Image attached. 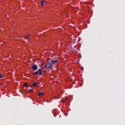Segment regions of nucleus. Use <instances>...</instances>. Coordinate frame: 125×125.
I'll return each instance as SVG.
<instances>
[{
    "label": "nucleus",
    "instance_id": "f257e3e1",
    "mask_svg": "<svg viewBox=\"0 0 125 125\" xmlns=\"http://www.w3.org/2000/svg\"><path fill=\"white\" fill-rule=\"evenodd\" d=\"M45 68H48V69H52L53 68V65L51 62H47L44 65Z\"/></svg>",
    "mask_w": 125,
    "mask_h": 125
},
{
    "label": "nucleus",
    "instance_id": "f03ea898",
    "mask_svg": "<svg viewBox=\"0 0 125 125\" xmlns=\"http://www.w3.org/2000/svg\"><path fill=\"white\" fill-rule=\"evenodd\" d=\"M42 69H39L37 71L34 72L33 75H39L40 76H42Z\"/></svg>",
    "mask_w": 125,
    "mask_h": 125
},
{
    "label": "nucleus",
    "instance_id": "7ed1b4c3",
    "mask_svg": "<svg viewBox=\"0 0 125 125\" xmlns=\"http://www.w3.org/2000/svg\"><path fill=\"white\" fill-rule=\"evenodd\" d=\"M32 70L34 71H36V70H38V66L36 64L32 65Z\"/></svg>",
    "mask_w": 125,
    "mask_h": 125
},
{
    "label": "nucleus",
    "instance_id": "20e7f679",
    "mask_svg": "<svg viewBox=\"0 0 125 125\" xmlns=\"http://www.w3.org/2000/svg\"><path fill=\"white\" fill-rule=\"evenodd\" d=\"M57 62H58V60H52L50 62L51 64H52V65H55V64H56V63H57Z\"/></svg>",
    "mask_w": 125,
    "mask_h": 125
},
{
    "label": "nucleus",
    "instance_id": "39448f33",
    "mask_svg": "<svg viewBox=\"0 0 125 125\" xmlns=\"http://www.w3.org/2000/svg\"><path fill=\"white\" fill-rule=\"evenodd\" d=\"M38 85V84H37L36 83H34L32 84V86H37Z\"/></svg>",
    "mask_w": 125,
    "mask_h": 125
},
{
    "label": "nucleus",
    "instance_id": "423d86ee",
    "mask_svg": "<svg viewBox=\"0 0 125 125\" xmlns=\"http://www.w3.org/2000/svg\"><path fill=\"white\" fill-rule=\"evenodd\" d=\"M39 96H42V95H43V93L40 92L38 94Z\"/></svg>",
    "mask_w": 125,
    "mask_h": 125
},
{
    "label": "nucleus",
    "instance_id": "0eeeda50",
    "mask_svg": "<svg viewBox=\"0 0 125 125\" xmlns=\"http://www.w3.org/2000/svg\"><path fill=\"white\" fill-rule=\"evenodd\" d=\"M44 4V0H42V1L41 2V5L43 6Z\"/></svg>",
    "mask_w": 125,
    "mask_h": 125
},
{
    "label": "nucleus",
    "instance_id": "6e6552de",
    "mask_svg": "<svg viewBox=\"0 0 125 125\" xmlns=\"http://www.w3.org/2000/svg\"><path fill=\"white\" fill-rule=\"evenodd\" d=\"M24 86H25L26 87H28V84H27V83H25L24 84Z\"/></svg>",
    "mask_w": 125,
    "mask_h": 125
},
{
    "label": "nucleus",
    "instance_id": "1a4fd4ad",
    "mask_svg": "<svg viewBox=\"0 0 125 125\" xmlns=\"http://www.w3.org/2000/svg\"><path fill=\"white\" fill-rule=\"evenodd\" d=\"M28 38H29V35H26L25 39H26V40H28Z\"/></svg>",
    "mask_w": 125,
    "mask_h": 125
},
{
    "label": "nucleus",
    "instance_id": "9d476101",
    "mask_svg": "<svg viewBox=\"0 0 125 125\" xmlns=\"http://www.w3.org/2000/svg\"><path fill=\"white\" fill-rule=\"evenodd\" d=\"M60 98V97H55V99H59Z\"/></svg>",
    "mask_w": 125,
    "mask_h": 125
},
{
    "label": "nucleus",
    "instance_id": "9b49d317",
    "mask_svg": "<svg viewBox=\"0 0 125 125\" xmlns=\"http://www.w3.org/2000/svg\"><path fill=\"white\" fill-rule=\"evenodd\" d=\"M28 90L29 91H33V89H29Z\"/></svg>",
    "mask_w": 125,
    "mask_h": 125
},
{
    "label": "nucleus",
    "instance_id": "f8f14e48",
    "mask_svg": "<svg viewBox=\"0 0 125 125\" xmlns=\"http://www.w3.org/2000/svg\"><path fill=\"white\" fill-rule=\"evenodd\" d=\"M2 78V75H0V78Z\"/></svg>",
    "mask_w": 125,
    "mask_h": 125
}]
</instances>
